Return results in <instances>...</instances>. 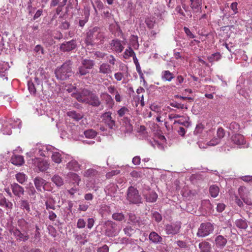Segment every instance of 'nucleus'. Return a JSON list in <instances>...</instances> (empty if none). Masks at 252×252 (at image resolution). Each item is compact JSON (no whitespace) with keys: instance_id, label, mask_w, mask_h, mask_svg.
I'll list each match as a JSON object with an SVG mask.
<instances>
[{"instance_id":"nucleus-21","label":"nucleus","mask_w":252,"mask_h":252,"mask_svg":"<svg viewBox=\"0 0 252 252\" xmlns=\"http://www.w3.org/2000/svg\"><path fill=\"white\" fill-rule=\"evenodd\" d=\"M101 97L102 100L105 102L107 106L109 108L111 109L113 108L115 102L112 96L110 94L107 93H103L101 94Z\"/></svg>"},{"instance_id":"nucleus-17","label":"nucleus","mask_w":252,"mask_h":252,"mask_svg":"<svg viewBox=\"0 0 252 252\" xmlns=\"http://www.w3.org/2000/svg\"><path fill=\"white\" fill-rule=\"evenodd\" d=\"M111 115L112 113L108 111L104 113L101 117L102 121L111 129L113 128L115 126V121L112 118Z\"/></svg>"},{"instance_id":"nucleus-30","label":"nucleus","mask_w":252,"mask_h":252,"mask_svg":"<svg viewBox=\"0 0 252 252\" xmlns=\"http://www.w3.org/2000/svg\"><path fill=\"white\" fill-rule=\"evenodd\" d=\"M99 72L101 73L108 74L112 72L111 66L106 63H102L99 67Z\"/></svg>"},{"instance_id":"nucleus-28","label":"nucleus","mask_w":252,"mask_h":252,"mask_svg":"<svg viewBox=\"0 0 252 252\" xmlns=\"http://www.w3.org/2000/svg\"><path fill=\"white\" fill-rule=\"evenodd\" d=\"M9 68V65L7 62L0 63V76L1 78L7 79L6 76L7 71Z\"/></svg>"},{"instance_id":"nucleus-3","label":"nucleus","mask_w":252,"mask_h":252,"mask_svg":"<svg viewBox=\"0 0 252 252\" xmlns=\"http://www.w3.org/2000/svg\"><path fill=\"white\" fill-rule=\"evenodd\" d=\"M28 160V163L37 171L44 172L49 169L50 164L47 159L34 157Z\"/></svg>"},{"instance_id":"nucleus-46","label":"nucleus","mask_w":252,"mask_h":252,"mask_svg":"<svg viewBox=\"0 0 252 252\" xmlns=\"http://www.w3.org/2000/svg\"><path fill=\"white\" fill-rule=\"evenodd\" d=\"M112 219L115 220L121 221L125 220V217L124 214L122 212H117L113 214Z\"/></svg>"},{"instance_id":"nucleus-56","label":"nucleus","mask_w":252,"mask_h":252,"mask_svg":"<svg viewBox=\"0 0 252 252\" xmlns=\"http://www.w3.org/2000/svg\"><path fill=\"white\" fill-rule=\"evenodd\" d=\"M131 44L134 49H137L139 47V43L138 42L137 36H132V39L131 40Z\"/></svg>"},{"instance_id":"nucleus-57","label":"nucleus","mask_w":252,"mask_h":252,"mask_svg":"<svg viewBox=\"0 0 252 252\" xmlns=\"http://www.w3.org/2000/svg\"><path fill=\"white\" fill-rule=\"evenodd\" d=\"M224 135V131L223 128L221 127H219L217 131V136L216 137L220 139V141L221 139L223 137Z\"/></svg>"},{"instance_id":"nucleus-60","label":"nucleus","mask_w":252,"mask_h":252,"mask_svg":"<svg viewBox=\"0 0 252 252\" xmlns=\"http://www.w3.org/2000/svg\"><path fill=\"white\" fill-rule=\"evenodd\" d=\"M153 218L158 222H160L162 220V217L161 215L157 212H155L153 213Z\"/></svg>"},{"instance_id":"nucleus-29","label":"nucleus","mask_w":252,"mask_h":252,"mask_svg":"<svg viewBox=\"0 0 252 252\" xmlns=\"http://www.w3.org/2000/svg\"><path fill=\"white\" fill-rule=\"evenodd\" d=\"M190 6L194 12H197L201 9L202 0H190Z\"/></svg>"},{"instance_id":"nucleus-50","label":"nucleus","mask_w":252,"mask_h":252,"mask_svg":"<svg viewBox=\"0 0 252 252\" xmlns=\"http://www.w3.org/2000/svg\"><path fill=\"white\" fill-rule=\"evenodd\" d=\"M227 127H228L232 132H235L239 130L240 126L237 123L232 122L229 124V126H227Z\"/></svg>"},{"instance_id":"nucleus-34","label":"nucleus","mask_w":252,"mask_h":252,"mask_svg":"<svg viewBox=\"0 0 252 252\" xmlns=\"http://www.w3.org/2000/svg\"><path fill=\"white\" fill-rule=\"evenodd\" d=\"M236 226L240 229H246L248 226L247 220L245 219H237L235 220Z\"/></svg>"},{"instance_id":"nucleus-16","label":"nucleus","mask_w":252,"mask_h":252,"mask_svg":"<svg viewBox=\"0 0 252 252\" xmlns=\"http://www.w3.org/2000/svg\"><path fill=\"white\" fill-rule=\"evenodd\" d=\"M77 46L76 41L72 39L68 41L64 42L60 45V50L63 52H70L76 48Z\"/></svg>"},{"instance_id":"nucleus-9","label":"nucleus","mask_w":252,"mask_h":252,"mask_svg":"<svg viewBox=\"0 0 252 252\" xmlns=\"http://www.w3.org/2000/svg\"><path fill=\"white\" fill-rule=\"evenodd\" d=\"M220 140L216 136L211 138L210 135H207V137L204 140L200 138L197 142L198 146L201 149L206 148L208 146H215L220 143Z\"/></svg>"},{"instance_id":"nucleus-24","label":"nucleus","mask_w":252,"mask_h":252,"mask_svg":"<svg viewBox=\"0 0 252 252\" xmlns=\"http://www.w3.org/2000/svg\"><path fill=\"white\" fill-rule=\"evenodd\" d=\"M34 184L37 190L41 191L42 189H44V186L46 184V182L43 179L37 177L34 179Z\"/></svg>"},{"instance_id":"nucleus-42","label":"nucleus","mask_w":252,"mask_h":252,"mask_svg":"<svg viewBox=\"0 0 252 252\" xmlns=\"http://www.w3.org/2000/svg\"><path fill=\"white\" fill-rule=\"evenodd\" d=\"M117 114L120 117H126L127 115H129V110L126 107L123 106L118 110Z\"/></svg>"},{"instance_id":"nucleus-53","label":"nucleus","mask_w":252,"mask_h":252,"mask_svg":"<svg viewBox=\"0 0 252 252\" xmlns=\"http://www.w3.org/2000/svg\"><path fill=\"white\" fill-rule=\"evenodd\" d=\"M82 65L85 66L86 68L89 70L94 66V63L92 60H84L82 62Z\"/></svg>"},{"instance_id":"nucleus-48","label":"nucleus","mask_w":252,"mask_h":252,"mask_svg":"<svg viewBox=\"0 0 252 252\" xmlns=\"http://www.w3.org/2000/svg\"><path fill=\"white\" fill-rule=\"evenodd\" d=\"M0 205L1 206L4 207L9 210H11L13 206L12 203L8 200H6L5 198L0 201Z\"/></svg>"},{"instance_id":"nucleus-7","label":"nucleus","mask_w":252,"mask_h":252,"mask_svg":"<svg viewBox=\"0 0 252 252\" xmlns=\"http://www.w3.org/2000/svg\"><path fill=\"white\" fill-rule=\"evenodd\" d=\"M126 199L132 204H137L141 202V197L138 190L132 186L127 189Z\"/></svg>"},{"instance_id":"nucleus-54","label":"nucleus","mask_w":252,"mask_h":252,"mask_svg":"<svg viewBox=\"0 0 252 252\" xmlns=\"http://www.w3.org/2000/svg\"><path fill=\"white\" fill-rule=\"evenodd\" d=\"M204 129V126L202 124H198L196 125L195 130L194 131V134L195 135H198L201 134Z\"/></svg>"},{"instance_id":"nucleus-13","label":"nucleus","mask_w":252,"mask_h":252,"mask_svg":"<svg viewBox=\"0 0 252 252\" xmlns=\"http://www.w3.org/2000/svg\"><path fill=\"white\" fill-rule=\"evenodd\" d=\"M231 141L240 148H245L247 147L246 141L244 136L241 134H233L231 138Z\"/></svg>"},{"instance_id":"nucleus-62","label":"nucleus","mask_w":252,"mask_h":252,"mask_svg":"<svg viewBox=\"0 0 252 252\" xmlns=\"http://www.w3.org/2000/svg\"><path fill=\"white\" fill-rule=\"evenodd\" d=\"M86 225L85 221L82 219H78L77 223V226L79 228H84Z\"/></svg>"},{"instance_id":"nucleus-14","label":"nucleus","mask_w":252,"mask_h":252,"mask_svg":"<svg viewBox=\"0 0 252 252\" xmlns=\"http://www.w3.org/2000/svg\"><path fill=\"white\" fill-rule=\"evenodd\" d=\"M91 93L89 90L83 89L80 92L74 94V96L78 101L86 103Z\"/></svg>"},{"instance_id":"nucleus-63","label":"nucleus","mask_w":252,"mask_h":252,"mask_svg":"<svg viewBox=\"0 0 252 252\" xmlns=\"http://www.w3.org/2000/svg\"><path fill=\"white\" fill-rule=\"evenodd\" d=\"M124 75L123 73L121 72H118L114 74L115 78L118 81H120L123 78Z\"/></svg>"},{"instance_id":"nucleus-44","label":"nucleus","mask_w":252,"mask_h":252,"mask_svg":"<svg viewBox=\"0 0 252 252\" xmlns=\"http://www.w3.org/2000/svg\"><path fill=\"white\" fill-rule=\"evenodd\" d=\"M89 72V70L84 66L83 65L80 66L76 73V75L78 76H83L86 75Z\"/></svg>"},{"instance_id":"nucleus-37","label":"nucleus","mask_w":252,"mask_h":252,"mask_svg":"<svg viewBox=\"0 0 252 252\" xmlns=\"http://www.w3.org/2000/svg\"><path fill=\"white\" fill-rule=\"evenodd\" d=\"M67 176L73 181L77 186L79 185L81 182V178L77 174L74 172H70L67 174Z\"/></svg>"},{"instance_id":"nucleus-8","label":"nucleus","mask_w":252,"mask_h":252,"mask_svg":"<svg viewBox=\"0 0 252 252\" xmlns=\"http://www.w3.org/2000/svg\"><path fill=\"white\" fill-rule=\"evenodd\" d=\"M105 226V233L108 237H115L119 233L121 230V228L118 227L117 224L111 220L106 221Z\"/></svg>"},{"instance_id":"nucleus-22","label":"nucleus","mask_w":252,"mask_h":252,"mask_svg":"<svg viewBox=\"0 0 252 252\" xmlns=\"http://www.w3.org/2000/svg\"><path fill=\"white\" fill-rule=\"evenodd\" d=\"M11 189L13 194L16 196L20 197L22 195L24 194V188L17 183L12 184L11 185Z\"/></svg>"},{"instance_id":"nucleus-39","label":"nucleus","mask_w":252,"mask_h":252,"mask_svg":"<svg viewBox=\"0 0 252 252\" xmlns=\"http://www.w3.org/2000/svg\"><path fill=\"white\" fill-rule=\"evenodd\" d=\"M67 115L75 121H79L83 118V115L82 114L77 113L74 111L68 112Z\"/></svg>"},{"instance_id":"nucleus-15","label":"nucleus","mask_w":252,"mask_h":252,"mask_svg":"<svg viewBox=\"0 0 252 252\" xmlns=\"http://www.w3.org/2000/svg\"><path fill=\"white\" fill-rule=\"evenodd\" d=\"M180 228V223L176 222L175 223L166 225L165 230L167 234L175 235L179 232Z\"/></svg>"},{"instance_id":"nucleus-61","label":"nucleus","mask_w":252,"mask_h":252,"mask_svg":"<svg viewBox=\"0 0 252 252\" xmlns=\"http://www.w3.org/2000/svg\"><path fill=\"white\" fill-rule=\"evenodd\" d=\"M146 24L149 29L154 28L155 25V22L154 21L151 19H147L145 21Z\"/></svg>"},{"instance_id":"nucleus-12","label":"nucleus","mask_w":252,"mask_h":252,"mask_svg":"<svg viewBox=\"0 0 252 252\" xmlns=\"http://www.w3.org/2000/svg\"><path fill=\"white\" fill-rule=\"evenodd\" d=\"M127 215V223L128 224L132 225L134 228L136 227H142L144 224V222L140 219V217H137L134 214L129 213Z\"/></svg>"},{"instance_id":"nucleus-51","label":"nucleus","mask_w":252,"mask_h":252,"mask_svg":"<svg viewBox=\"0 0 252 252\" xmlns=\"http://www.w3.org/2000/svg\"><path fill=\"white\" fill-rule=\"evenodd\" d=\"M20 208L22 209H25L27 211H30V205L28 201L22 199L20 201Z\"/></svg>"},{"instance_id":"nucleus-45","label":"nucleus","mask_w":252,"mask_h":252,"mask_svg":"<svg viewBox=\"0 0 252 252\" xmlns=\"http://www.w3.org/2000/svg\"><path fill=\"white\" fill-rule=\"evenodd\" d=\"M132 226H126L123 229L125 234L127 236H131L134 233L135 230L134 227L132 228Z\"/></svg>"},{"instance_id":"nucleus-40","label":"nucleus","mask_w":252,"mask_h":252,"mask_svg":"<svg viewBox=\"0 0 252 252\" xmlns=\"http://www.w3.org/2000/svg\"><path fill=\"white\" fill-rule=\"evenodd\" d=\"M84 134L87 138L92 139L96 137L97 132L93 129H89L84 131Z\"/></svg>"},{"instance_id":"nucleus-23","label":"nucleus","mask_w":252,"mask_h":252,"mask_svg":"<svg viewBox=\"0 0 252 252\" xmlns=\"http://www.w3.org/2000/svg\"><path fill=\"white\" fill-rule=\"evenodd\" d=\"M86 103L93 106L97 107L100 105L101 102L98 96L92 93Z\"/></svg>"},{"instance_id":"nucleus-43","label":"nucleus","mask_w":252,"mask_h":252,"mask_svg":"<svg viewBox=\"0 0 252 252\" xmlns=\"http://www.w3.org/2000/svg\"><path fill=\"white\" fill-rule=\"evenodd\" d=\"M219 191V187L216 185H212L210 187V193L213 197H216L218 195Z\"/></svg>"},{"instance_id":"nucleus-11","label":"nucleus","mask_w":252,"mask_h":252,"mask_svg":"<svg viewBox=\"0 0 252 252\" xmlns=\"http://www.w3.org/2000/svg\"><path fill=\"white\" fill-rule=\"evenodd\" d=\"M214 229V225L211 223H202L198 229L197 236L199 237H206L212 233Z\"/></svg>"},{"instance_id":"nucleus-10","label":"nucleus","mask_w":252,"mask_h":252,"mask_svg":"<svg viewBox=\"0 0 252 252\" xmlns=\"http://www.w3.org/2000/svg\"><path fill=\"white\" fill-rule=\"evenodd\" d=\"M9 232L15 239L19 242H25L29 239V235L28 231L20 230L15 227H12L9 229Z\"/></svg>"},{"instance_id":"nucleus-41","label":"nucleus","mask_w":252,"mask_h":252,"mask_svg":"<svg viewBox=\"0 0 252 252\" xmlns=\"http://www.w3.org/2000/svg\"><path fill=\"white\" fill-rule=\"evenodd\" d=\"M18 226L22 230L28 231L29 228L28 223L23 219L18 220Z\"/></svg>"},{"instance_id":"nucleus-38","label":"nucleus","mask_w":252,"mask_h":252,"mask_svg":"<svg viewBox=\"0 0 252 252\" xmlns=\"http://www.w3.org/2000/svg\"><path fill=\"white\" fill-rule=\"evenodd\" d=\"M15 178L17 181L21 184H24L27 180V176L21 172H19L15 175Z\"/></svg>"},{"instance_id":"nucleus-6","label":"nucleus","mask_w":252,"mask_h":252,"mask_svg":"<svg viewBox=\"0 0 252 252\" xmlns=\"http://www.w3.org/2000/svg\"><path fill=\"white\" fill-rule=\"evenodd\" d=\"M104 39V33L94 29L93 32L88 35L87 41L92 45H99L103 43Z\"/></svg>"},{"instance_id":"nucleus-52","label":"nucleus","mask_w":252,"mask_h":252,"mask_svg":"<svg viewBox=\"0 0 252 252\" xmlns=\"http://www.w3.org/2000/svg\"><path fill=\"white\" fill-rule=\"evenodd\" d=\"M221 57V55L219 53H215L208 57V59L210 62L212 63L219 61Z\"/></svg>"},{"instance_id":"nucleus-25","label":"nucleus","mask_w":252,"mask_h":252,"mask_svg":"<svg viewBox=\"0 0 252 252\" xmlns=\"http://www.w3.org/2000/svg\"><path fill=\"white\" fill-rule=\"evenodd\" d=\"M85 185L89 190H97L98 186L96 185V178L86 179L85 181Z\"/></svg>"},{"instance_id":"nucleus-58","label":"nucleus","mask_w":252,"mask_h":252,"mask_svg":"<svg viewBox=\"0 0 252 252\" xmlns=\"http://www.w3.org/2000/svg\"><path fill=\"white\" fill-rule=\"evenodd\" d=\"M34 51L40 56H41V55L44 54V50L39 45H37L35 47Z\"/></svg>"},{"instance_id":"nucleus-2","label":"nucleus","mask_w":252,"mask_h":252,"mask_svg":"<svg viewBox=\"0 0 252 252\" xmlns=\"http://www.w3.org/2000/svg\"><path fill=\"white\" fill-rule=\"evenodd\" d=\"M72 63L70 61L65 62L62 65L57 68L55 73L58 79L65 80L69 78L72 74Z\"/></svg>"},{"instance_id":"nucleus-36","label":"nucleus","mask_w":252,"mask_h":252,"mask_svg":"<svg viewBox=\"0 0 252 252\" xmlns=\"http://www.w3.org/2000/svg\"><path fill=\"white\" fill-rule=\"evenodd\" d=\"M149 238L150 241L155 243H160L162 241V238L155 232H151Z\"/></svg>"},{"instance_id":"nucleus-31","label":"nucleus","mask_w":252,"mask_h":252,"mask_svg":"<svg viewBox=\"0 0 252 252\" xmlns=\"http://www.w3.org/2000/svg\"><path fill=\"white\" fill-rule=\"evenodd\" d=\"M56 201L52 197H49L47 199V200L45 201V206H46V209L47 210H55L56 209Z\"/></svg>"},{"instance_id":"nucleus-49","label":"nucleus","mask_w":252,"mask_h":252,"mask_svg":"<svg viewBox=\"0 0 252 252\" xmlns=\"http://www.w3.org/2000/svg\"><path fill=\"white\" fill-rule=\"evenodd\" d=\"M158 198V195L155 192H150L146 197V200L149 202H155Z\"/></svg>"},{"instance_id":"nucleus-32","label":"nucleus","mask_w":252,"mask_h":252,"mask_svg":"<svg viewBox=\"0 0 252 252\" xmlns=\"http://www.w3.org/2000/svg\"><path fill=\"white\" fill-rule=\"evenodd\" d=\"M200 252H211V244L206 241H203L199 244Z\"/></svg>"},{"instance_id":"nucleus-55","label":"nucleus","mask_w":252,"mask_h":252,"mask_svg":"<svg viewBox=\"0 0 252 252\" xmlns=\"http://www.w3.org/2000/svg\"><path fill=\"white\" fill-rule=\"evenodd\" d=\"M170 105L173 107L177 108L178 109H187L188 107L183 104L179 103L178 102H173L170 103Z\"/></svg>"},{"instance_id":"nucleus-20","label":"nucleus","mask_w":252,"mask_h":252,"mask_svg":"<svg viewBox=\"0 0 252 252\" xmlns=\"http://www.w3.org/2000/svg\"><path fill=\"white\" fill-rule=\"evenodd\" d=\"M50 157L52 161L57 164L61 163L62 161V159H64V158L62 157V154L59 150L55 147H54V150L52 151Z\"/></svg>"},{"instance_id":"nucleus-26","label":"nucleus","mask_w":252,"mask_h":252,"mask_svg":"<svg viewBox=\"0 0 252 252\" xmlns=\"http://www.w3.org/2000/svg\"><path fill=\"white\" fill-rule=\"evenodd\" d=\"M216 246L220 249H223L227 243V239L222 235L217 236L215 240Z\"/></svg>"},{"instance_id":"nucleus-33","label":"nucleus","mask_w":252,"mask_h":252,"mask_svg":"<svg viewBox=\"0 0 252 252\" xmlns=\"http://www.w3.org/2000/svg\"><path fill=\"white\" fill-rule=\"evenodd\" d=\"M52 181L57 186L61 187L64 184L63 179V178L58 174H55L53 176Z\"/></svg>"},{"instance_id":"nucleus-5","label":"nucleus","mask_w":252,"mask_h":252,"mask_svg":"<svg viewBox=\"0 0 252 252\" xmlns=\"http://www.w3.org/2000/svg\"><path fill=\"white\" fill-rule=\"evenodd\" d=\"M64 168L69 171L77 172L81 169V164L72 156L66 155L64 158Z\"/></svg>"},{"instance_id":"nucleus-35","label":"nucleus","mask_w":252,"mask_h":252,"mask_svg":"<svg viewBox=\"0 0 252 252\" xmlns=\"http://www.w3.org/2000/svg\"><path fill=\"white\" fill-rule=\"evenodd\" d=\"M161 78L167 81H171L174 78L173 74L168 70L163 71L161 73Z\"/></svg>"},{"instance_id":"nucleus-1","label":"nucleus","mask_w":252,"mask_h":252,"mask_svg":"<svg viewBox=\"0 0 252 252\" xmlns=\"http://www.w3.org/2000/svg\"><path fill=\"white\" fill-rule=\"evenodd\" d=\"M53 150H54V147L50 145L37 144L29 152L27 153V155L30 157L36 156L49 157Z\"/></svg>"},{"instance_id":"nucleus-64","label":"nucleus","mask_w":252,"mask_h":252,"mask_svg":"<svg viewBox=\"0 0 252 252\" xmlns=\"http://www.w3.org/2000/svg\"><path fill=\"white\" fill-rule=\"evenodd\" d=\"M36 191L32 185L28 188V193L30 196H34Z\"/></svg>"},{"instance_id":"nucleus-19","label":"nucleus","mask_w":252,"mask_h":252,"mask_svg":"<svg viewBox=\"0 0 252 252\" xmlns=\"http://www.w3.org/2000/svg\"><path fill=\"white\" fill-rule=\"evenodd\" d=\"M98 168V167L96 166L95 168H90L87 169L82 172V175L84 177L86 178V179L90 178H96L97 175L98 174V171H97Z\"/></svg>"},{"instance_id":"nucleus-4","label":"nucleus","mask_w":252,"mask_h":252,"mask_svg":"<svg viewBox=\"0 0 252 252\" xmlns=\"http://www.w3.org/2000/svg\"><path fill=\"white\" fill-rule=\"evenodd\" d=\"M21 122L19 119H11L8 121H6L2 125L1 131L3 134L10 135L12 133L11 127L19 128L21 127Z\"/></svg>"},{"instance_id":"nucleus-27","label":"nucleus","mask_w":252,"mask_h":252,"mask_svg":"<svg viewBox=\"0 0 252 252\" xmlns=\"http://www.w3.org/2000/svg\"><path fill=\"white\" fill-rule=\"evenodd\" d=\"M11 161L15 165L21 166L24 163V159L22 156L15 155L11 157Z\"/></svg>"},{"instance_id":"nucleus-59","label":"nucleus","mask_w":252,"mask_h":252,"mask_svg":"<svg viewBox=\"0 0 252 252\" xmlns=\"http://www.w3.org/2000/svg\"><path fill=\"white\" fill-rule=\"evenodd\" d=\"M120 173L119 170H112L106 173V177L107 178H110L113 176L119 174Z\"/></svg>"},{"instance_id":"nucleus-47","label":"nucleus","mask_w":252,"mask_h":252,"mask_svg":"<svg viewBox=\"0 0 252 252\" xmlns=\"http://www.w3.org/2000/svg\"><path fill=\"white\" fill-rule=\"evenodd\" d=\"M28 88L30 93L32 95H35L36 92V87L32 81H28Z\"/></svg>"},{"instance_id":"nucleus-18","label":"nucleus","mask_w":252,"mask_h":252,"mask_svg":"<svg viewBox=\"0 0 252 252\" xmlns=\"http://www.w3.org/2000/svg\"><path fill=\"white\" fill-rule=\"evenodd\" d=\"M110 46L113 51L118 53H121L124 48L123 42L118 39L112 40L110 43Z\"/></svg>"}]
</instances>
